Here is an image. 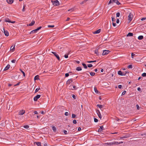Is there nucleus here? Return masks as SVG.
<instances>
[{"label":"nucleus","mask_w":146,"mask_h":146,"mask_svg":"<svg viewBox=\"0 0 146 146\" xmlns=\"http://www.w3.org/2000/svg\"><path fill=\"white\" fill-rule=\"evenodd\" d=\"M133 17V15L131 13H130L129 15L128 16V20L129 22H130L132 20Z\"/></svg>","instance_id":"nucleus-1"},{"label":"nucleus","mask_w":146,"mask_h":146,"mask_svg":"<svg viewBox=\"0 0 146 146\" xmlns=\"http://www.w3.org/2000/svg\"><path fill=\"white\" fill-rule=\"evenodd\" d=\"M4 21L5 22H9L12 23H15V21H11V20H9V18H7L4 19Z\"/></svg>","instance_id":"nucleus-2"},{"label":"nucleus","mask_w":146,"mask_h":146,"mask_svg":"<svg viewBox=\"0 0 146 146\" xmlns=\"http://www.w3.org/2000/svg\"><path fill=\"white\" fill-rule=\"evenodd\" d=\"M51 2L54 5H58L59 4V2L57 0H55V1L52 0Z\"/></svg>","instance_id":"nucleus-3"},{"label":"nucleus","mask_w":146,"mask_h":146,"mask_svg":"<svg viewBox=\"0 0 146 146\" xmlns=\"http://www.w3.org/2000/svg\"><path fill=\"white\" fill-rule=\"evenodd\" d=\"M110 51L108 50H103L102 54L103 55H105L108 54Z\"/></svg>","instance_id":"nucleus-4"},{"label":"nucleus","mask_w":146,"mask_h":146,"mask_svg":"<svg viewBox=\"0 0 146 146\" xmlns=\"http://www.w3.org/2000/svg\"><path fill=\"white\" fill-rule=\"evenodd\" d=\"M51 52L54 54V55L56 56V58L58 59V60H60V58L59 55L57 53H56V52Z\"/></svg>","instance_id":"nucleus-5"},{"label":"nucleus","mask_w":146,"mask_h":146,"mask_svg":"<svg viewBox=\"0 0 146 146\" xmlns=\"http://www.w3.org/2000/svg\"><path fill=\"white\" fill-rule=\"evenodd\" d=\"M40 95H37L34 98V100L35 101H36L38 99H39L40 97Z\"/></svg>","instance_id":"nucleus-6"},{"label":"nucleus","mask_w":146,"mask_h":146,"mask_svg":"<svg viewBox=\"0 0 146 146\" xmlns=\"http://www.w3.org/2000/svg\"><path fill=\"white\" fill-rule=\"evenodd\" d=\"M25 113V111L24 110H22L21 111H20L19 112V115H23Z\"/></svg>","instance_id":"nucleus-7"},{"label":"nucleus","mask_w":146,"mask_h":146,"mask_svg":"<svg viewBox=\"0 0 146 146\" xmlns=\"http://www.w3.org/2000/svg\"><path fill=\"white\" fill-rule=\"evenodd\" d=\"M4 30V33L5 35L6 36H8L9 35V32L7 31H5L4 29V28L3 29Z\"/></svg>","instance_id":"nucleus-8"},{"label":"nucleus","mask_w":146,"mask_h":146,"mask_svg":"<svg viewBox=\"0 0 146 146\" xmlns=\"http://www.w3.org/2000/svg\"><path fill=\"white\" fill-rule=\"evenodd\" d=\"M97 113L99 117L101 119L102 118V116L100 111L98 110L97 111Z\"/></svg>","instance_id":"nucleus-9"},{"label":"nucleus","mask_w":146,"mask_h":146,"mask_svg":"<svg viewBox=\"0 0 146 146\" xmlns=\"http://www.w3.org/2000/svg\"><path fill=\"white\" fill-rule=\"evenodd\" d=\"M72 82V79H70L68 80L66 82V84H69L71 83Z\"/></svg>","instance_id":"nucleus-10"},{"label":"nucleus","mask_w":146,"mask_h":146,"mask_svg":"<svg viewBox=\"0 0 146 146\" xmlns=\"http://www.w3.org/2000/svg\"><path fill=\"white\" fill-rule=\"evenodd\" d=\"M35 23V21H33L31 22V23H30L29 25H28V24L27 25V26H32Z\"/></svg>","instance_id":"nucleus-11"},{"label":"nucleus","mask_w":146,"mask_h":146,"mask_svg":"<svg viewBox=\"0 0 146 146\" xmlns=\"http://www.w3.org/2000/svg\"><path fill=\"white\" fill-rule=\"evenodd\" d=\"M34 145H36L37 146H41V143L40 142H35L34 143Z\"/></svg>","instance_id":"nucleus-12"},{"label":"nucleus","mask_w":146,"mask_h":146,"mask_svg":"<svg viewBox=\"0 0 146 146\" xmlns=\"http://www.w3.org/2000/svg\"><path fill=\"white\" fill-rule=\"evenodd\" d=\"M104 129L103 126H102L100 127L99 129H98V132H101V131Z\"/></svg>","instance_id":"nucleus-13"},{"label":"nucleus","mask_w":146,"mask_h":146,"mask_svg":"<svg viewBox=\"0 0 146 146\" xmlns=\"http://www.w3.org/2000/svg\"><path fill=\"white\" fill-rule=\"evenodd\" d=\"M9 67L10 65L9 64H8L4 68V70L5 71L7 70L9 68Z\"/></svg>","instance_id":"nucleus-14"},{"label":"nucleus","mask_w":146,"mask_h":146,"mask_svg":"<svg viewBox=\"0 0 146 146\" xmlns=\"http://www.w3.org/2000/svg\"><path fill=\"white\" fill-rule=\"evenodd\" d=\"M7 1L8 3L11 4L13 2V0H7Z\"/></svg>","instance_id":"nucleus-15"},{"label":"nucleus","mask_w":146,"mask_h":146,"mask_svg":"<svg viewBox=\"0 0 146 146\" xmlns=\"http://www.w3.org/2000/svg\"><path fill=\"white\" fill-rule=\"evenodd\" d=\"M37 31H38V30L37 29L34 30L31 32L30 33V34L35 33L37 32Z\"/></svg>","instance_id":"nucleus-16"},{"label":"nucleus","mask_w":146,"mask_h":146,"mask_svg":"<svg viewBox=\"0 0 146 146\" xmlns=\"http://www.w3.org/2000/svg\"><path fill=\"white\" fill-rule=\"evenodd\" d=\"M100 31H101V29H99L97 30V31H95L94 32V34H98V33H99L100 32Z\"/></svg>","instance_id":"nucleus-17"},{"label":"nucleus","mask_w":146,"mask_h":146,"mask_svg":"<svg viewBox=\"0 0 146 146\" xmlns=\"http://www.w3.org/2000/svg\"><path fill=\"white\" fill-rule=\"evenodd\" d=\"M52 129L54 132H56V128L54 126H52Z\"/></svg>","instance_id":"nucleus-18"},{"label":"nucleus","mask_w":146,"mask_h":146,"mask_svg":"<svg viewBox=\"0 0 146 146\" xmlns=\"http://www.w3.org/2000/svg\"><path fill=\"white\" fill-rule=\"evenodd\" d=\"M15 45L14 46H11V50H12V51H14L15 49Z\"/></svg>","instance_id":"nucleus-19"},{"label":"nucleus","mask_w":146,"mask_h":146,"mask_svg":"<svg viewBox=\"0 0 146 146\" xmlns=\"http://www.w3.org/2000/svg\"><path fill=\"white\" fill-rule=\"evenodd\" d=\"M133 35V34L132 33H129L127 35V36H132Z\"/></svg>","instance_id":"nucleus-20"},{"label":"nucleus","mask_w":146,"mask_h":146,"mask_svg":"<svg viewBox=\"0 0 146 146\" xmlns=\"http://www.w3.org/2000/svg\"><path fill=\"white\" fill-rule=\"evenodd\" d=\"M143 38V36H142V35H141V36H139L138 38V39L139 40H140L142 39Z\"/></svg>","instance_id":"nucleus-21"},{"label":"nucleus","mask_w":146,"mask_h":146,"mask_svg":"<svg viewBox=\"0 0 146 146\" xmlns=\"http://www.w3.org/2000/svg\"><path fill=\"white\" fill-rule=\"evenodd\" d=\"M76 70L78 71H81L82 70V68L80 67H78L76 68Z\"/></svg>","instance_id":"nucleus-22"},{"label":"nucleus","mask_w":146,"mask_h":146,"mask_svg":"<svg viewBox=\"0 0 146 146\" xmlns=\"http://www.w3.org/2000/svg\"><path fill=\"white\" fill-rule=\"evenodd\" d=\"M95 53L98 56L99 55L98 50V49H96L95 51Z\"/></svg>","instance_id":"nucleus-23"},{"label":"nucleus","mask_w":146,"mask_h":146,"mask_svg":"<svg viewBox=\"0 0 146 146\" xmlns=\"http://www.w3.org/2000/svg\"><path fill=\"white\" fill-rule=\"evenodd\" d=\"M122 72L120 70L118 72V74L121 76H122Z\"/></svg>","instance_id":"nucleus-24"},{"label":"nucleus","mask_w":146,"mask_h":146,"mask_svg":"<svg viewBox=\"0 0 146 146\" xmlns=\"http://www.w3.org/2000/svg\"><path fill=\"white\" fill-rule=\"evenodd\" d=\"M39 79V76L38 75H36L35 76L34 78V80H38Z\"/></svg>","instance_id":"nucleus-25"},{"label":"nucleus","mask_w":146,"mask_h":146,"mask_svg":"<svg viewBox=\"0 0 146 146\" xmlns=\"http://www.w3.org/2000/svg\"><path fill=\"white\" fill-rule=\"evenodd\" d=\"M82 65L84 66V68L87 69V66L85 64L82 63Z\"/></svg>","instance_id":"nucleus-26"},{"label":"nucleus","mask_w":146,"mask_h":146,"mask_svg":"<svg viewBox=\"0 0 146 146\" xmlns=\"http://www.w3.org/2000/svg\"><path fill=\"white\" fill-rule=\"evenodd\" d=\"M97 106L100 109H101L103 107V106L101 105L98 104Z\"/></svg>","instance_id":"nucleus-27"},{"label":"nucleus","mask_w":146,"mask_h":146,"mask_svg":"<svg viewBox=\"0 0 146 146\" xmlns=\"http://www.w3.org/2000/svg\"><path fill=\"white\" fill-rule=\"evenodd\" d=\"M113 145V144H116V145H118V142H117L114 141L112 142Z\"/></svg>","instance_id":"nucleus-28"},{"label":"nucleus","mask_w":146,"mask_h":146,"mask_svg":"<svg viewBox=\"0 0 146 146\" xmlns=\"http://www.w3.org/2000/svg\"><path fill=\"white\" fill-rule=\"evenodd\" d=\"M90 74L91 76H93L95 74V73L93 72H91L90 73Z\"/></svg>","instance_id":"nucleus-29"},{"label":"nucleus","mask_w":146,"mask_h":146,"mask_svg":"<svg viewBox=\"0 0 146 146\" xmlns=\"http://www.w3.org/2000/svg\"><path fill=\"white\" fill-rule=\"evenodd\" d=\"M127 68H128L131 69L132 68V65H129L127 66Z\"/></svg>","instance_id":"nucleus-30"},{"label":"nucleus","mask_w":146,"mask_h":146,"mask_svg":"<svg viewBox=\"0 0 146 146\" xmlns=\"http://www.w3.org/2000/svg\"><path fill=\"white\" fill-rule=\"evenodd\" d=\"M114 0H110L108 3V5H109L111 3H113V2Z\"/></svg>","instance_id":"nucleus-31"},{"label":"nucleus","mask_w":146,"mask_h":146,"mask_svg":"<svg viewBox=\"0 0 146 146\" xmlns=\"http://www.w3.org/2000/svg\"><path fill=\"white\" fill-rule=\"evenodd\" d=\"M40 90V88H36L35 90V93H36L39 90Z\"/></svg>","instance_id":"nucleus-32"},{"label":"nucleus","mask_w":146,"mask_h":146,"mask_svg":"<svg viewBox=\"0 0 146 146\" xmlns=\"http://www.w3.org/2000/svg\"><path fill=\"white\" fill-rule=\"evenodd\" d=\"M58 49L60 51H61L63 50L64 48H63L61 47H58Z\"/></svg>","instance_id":"nucleus-33"},{"label":"nucleus","mask_w":146,"mask_h":146,"mask_svg":"<svg viewBox=\"0 0 146 146\" xmlns=\"http://www.w3.org/2000/svg\"><path fill=\"white\" fill-rule=\"evenodd\" d=\"M20 70L21 71V72H22V73L23 74V76H25V72L23 70H22L21 69H20Z\"/></svg>","instance_id":"nucleus-34"},{"label":"nucleus","mask_w":146,"mask_h":146,"mask_svg":"<svg viewBox=\"0 0 146 146\" xmlns=\"http://www.w3.org/2000/svg\"><path fill=\"white\" fill-rule=\"evenodd\" d=\"M116 17H119L120 16V13L119 12L117 13L116 14Z\"/></svg>","instance_id":"nucleus-35"},{"label":"nucleus","mask_w":146,"mask_h":146,"mask_svg":"<svg viewBox=\"0 0 146 146\" xmlns=\"http://www.w3.org/2000/svg\"><path fill=\"white\" fill-rule=\"evenodd\" d=\"M54 25H48V27L49 28H53L54 27Z\"/></svg>","instance_id":"nucleus-36"},{"label":"nucleus","mask_w":146,"mask_h":146,"mask_svg":"<svg viewBox=\"0 0 146 146\" xmlns=\"http://www.w3.org/2000/svg\"><path fill=\"white\" fill-rule=\"evenodd\" d=\"M94 90L95 92L97 93H98V90H97V88H94Z\"/></svg>","instance_id":"nucleus-37"},{"label":"nucleus","mask_w":146,"mask_h":146,"mask_svg":"<svg viewBox=\"0 0 146 146\" xmlns=\"http://www.w3.org/2000/svg\"><path fill=\"white\" fill-rule=\"evenodd\" d=\"M142 76L143 77L146 76V73H143L142 74Z\"/></svg>","instance_id":"nucleus-38"},{"label":"nucleus","mask_w":146,"mask_h":146,"mask_svg":"<svg viewBox=\"0 0 146 146\" xmlns=\"http://www.w3.org/2000/svg\"><path fill=\"white\" fill-rule=\"evenodd\" d=\"M93 66L92 64H88V66L89 68H91Z\"/></svg>","instance_id":"nucleus-39"},{"label":"nucleus","mask_w":146,"mask_h":146,"mask_svg":"<svg viewBox=\"0 0 146 146\" xmlns=\"http://www.w3.org/2000/svg\"><path fill=\"white\" fill-rule=\"evenodd\" d=\"M96 60H94V61H88L87 62L88 63H92V62H96Z\"/></svg>","instance_id":"nucleus-40"},{"label":"nucleus","mask_w":146,"mask_h":146,"mask_svg":"<svg viewBox=\"0 0 146 146\" xmlns=\"http://www.w3.org/2000/svg\"><path fill=\"white\" fill-rule=\"evenodd\" d=\"M72 118H74L76 117V115L75 114H72Z\"/></svg>","instance_id":"nucleus-41"},{"label":"nucleus","mask_w":146,"mask_h":146,"mask_svg":"<svg viewBox=\"0 0 146 146\" xmlns=\"http://www.w3.org/2000/svg\"><path fill=\"white\" fill-rule=\"evenodd\" d=\"M24 127L25 128H29V126L28 125H25L24 126Z\"/></svg>","instance_id":"nucleus-42"},{"label":"nucleus","mask_w":146,"mask_h":146,"mask_svg":"<svg viewBox=\"0 0 146 146\" xmlns=\"http://www.w3.org/2000/svg\"><path fill=\"white\" fill-rule=\"evenodd\" d=\"M116 4L118 5H120L121 4L118 1V0H117L116 3Z\"/></svg>","instance_id":"nucleus-43"},{"label":"nucleus","mask_w":146,"mask_h":146,"mask_svg":"<svg viewBox=\"0 0 146 146\" xmlns=\"http://www.w3.org/2000/svg\"><path fill=\"white\" fill-rule=\"evenodd\" d=\"M68 114H69V113L67 112H65V114H64L66 116H67L68 115Z\"/></svg>","instance_id":"nucleus-44"},{"label":"nucleus","mask_w":146,"mask_h":146,"mask_svg":"<svg viewBox=\"0 0 146 146\" xmlns=\"http://www.w3.org/2000/svg\"><path fill=\"white\" fill-rule=\"evenodd\" d=\"M63 132L65 134H67V131L65 130H64Z\"/></svg>","instance_id":"nucleus-45"},{"label":"nucleus","mask_w":146,"mask_h":146,"mask_svg":"<svg viewBox=\"0 0 146 146\" xmlns=\"http://www.w3.org/2000/svg\"><path fill=\"white\" fill-rule=\"evenodd\" d=\"M73 123L74 124H76L77 123L76 121V120H74L73 121Z\"/></svg>","instance_id":"nucleus-46"},{"label":"nucleus","mask_w":146,"mask_h":146,"mask_svg":"<svg viewBox=\"0 0 146 146\" xmlns=\"http://www.w3.org/2000/svg\"><path fill=\"white\" fill-rule=\"evenodd\" d=\"M94 121L95 122H97L98 121V119L96 118H94Z\"/></svg>","instance_id":"nucleus-47"},{"label":"nucleus","mask_w":146,"mask_h":146,"mask_svg":"<svg viewBox=\"0 0 146 146\" xmlns=\"http://www.w3.org/2000/svg\"><path fill=\"white\" fill-rule=\"evenodd\" d=\"M26 6L25 5H24L23 6V7L22 9L23 11L24 12L25 11V7Z\"/></svg>","instance_id":"nucleus-48"},{"label":"nucleus","mask_w":146,"mask_h":146,"mask_svg":"<svg viewBox=\"0 0 146 146\" xmlns=\"http://www.w3.org/2000/svg\"><path fill=\"white\" fill-rule=\"evenodd\" d=\"M69 76V74L68 73H66L65 74V76L66 77H68Z\"/></svg>","instance_id":"nucleus-49"},{"label":"nucleus","mask_w":146,"mask_h":146,"mask_svg":"<svg viewBox=\"0 0 146 146\" xmlns=\"http://www.w3.org/2000/svg\"><path fill=\"white\" fill-rule=\"evenodd\" d=\"M125 93H126V91H124L123 92H122L121 95H124L125 94Z\"/></svg>","instance_id":"nucleus-50"},{"label":"nucleus","mask_w":146,"mask_h":146,"mask_svg":"<svg viewBox=\"0 0 146 146\" xmlns=\"http://www.w3.org/2000/svg\"><path fill=\"white\" fill-rule=\"evenodd\" d=\"M115 21V19L113 17H112V21L114 22Z\"/></svg>","instance_id":"nucleus-51"},{"label":"nucleus","mask_w":146,"mask_h":146,"mask_svg":"<svg viewBox=\"0 0 146 146\" xmlns=\"http://www.w3.org/2000/svg\"><path fill=\"white\" fill-rule=\"evenodd\" d=\"M64 57L65 58H67L68 57V54H65L64 56Z\"/></svg>","instance_id":"nucleus-52"},{"label":"nucleus","mask_w":146,"mask_h":146,"mask_svg":"<svg viewBox=\"0 0 146 146\" xmlns=\"http://www.w3.org/2000/svg\"><path fill=\"white\" fill-rule=\"evenodd\" d=\"M146 19V17L145 18H143L141 19V21H144Z\"/></svg>","instance_id":"nucleus-53"},{"label":"nucleus","mask_w":146,"mask_h":146,"mask_svg":"<svg viewBox=\"0 0 146 146\" xmlns=\"http://www.w3.org/2000/svg\"><path fill=\"white\" fill-rule=\"evenodd\" d=\"M16 61V60H12V61H11V62L13 63H14Z\"/></svg>","instance_id":"nucleus-54"},{"label":"nucleus","mask_w":146,"mask_h":146,"mask_svg":"<svg viewBox=\"0 0 146 146\" xmlns=\"http://www.w3.org/2000/svg\"><path fill=\"white\" fill-rule=\"evenodd\" d=\"M42 28V27L40 26L38 28L36 29H37V30L38 31L40 29Z\"/></svg>","instance_id":"nucleus-55"},{"label":"nucleus","mask_w":146,"mask_h":146,"mask_svg":"<svg viewBox=\"0 0 146 146\" xmlns=\"http://www.w3.org/2000/svg\"><path fill=\"white\" fill-rule=\"evenodd\" d=\"M86 1L85 0L84 1H83L81 3V4H82L84 3H85Z\"/></svg>","instance_id":"nucleus-56"},{"label":"nucleus","mask_w":146,"mask_h":146,"mask_svg":"<svg viewBox=\"0 0 146 146\" xmlns=\"http://www.w3.org/2000/svg\"><path fill=\"white\" fill-rule=\"evenodd\" d=\"M135 55V54H134V53H131V56H132V58H133V56H134Z\"/></svg>","instance_id":"nucleus-57"},{"label":"nucleus","mask_w":146,"mask_h":146,"mask_svg":"<svg viewBox=\"0 0 146 146\" xmlns=\"http://www.w3.org/2000/svg\"><path fill=\"white\" fill-rule=\"evenodd\" d=\"M72 97L74 99H75L76 98V96L74 95H73L72 96Z\"/></svg>","instance_id":"nucleus-58"},{"label":"nucleus","mask_w":146,"mask_h":146,"mask_svg":"<svg viewBox=\"0 0 146 146\" xmlns=\"http://www.w3.org/2000/svg\"><path fill=\"white\" fill-rule=\"evenodd\" d=\"M136 106L137 108V110H139V106L138 105H136Z\"/></svg>","instance_id":"nucleus-59"},{"label":"nucleus","mask_w":146,"mask_h":146,"mask_svg":"<svg viewBox=\"0 0 146 146\" xmlns=\"http://www.w3.org/2000/svg\"><path fill=\"white\" fill-rule=\"evenodd\" d=\"M119 20L118 19H117L116 20V23H119Z\"/></svg>","instance_id":"nucleus-60"},{"label":"nucleus","mask_w":146,"mask_h":146,"mask_svg":"<svg viewBox=\"0 0 146 146\" xmlns=\"http://www.w3.org/2000/svg\"><path fill=\"white\" fill-rule=\"evenodd\" d=\"M118 88H120V89H121V88H122V86L121 85H119L118 86Z\"/></svg>","instance_id":"nucleus-61"},{"label":"nucleus","mask_w":146,"mask_h":146,"mask_svg":"<svg viewBox=\"0 0 146 146\" xmlns=\"http://www.w3.org/2000/svg\"><path fill=\"white\" fill-rule=\"evenodd\" d=\"M74 10V9H70L69 10H68V11H73Z\"/></svg>","instance_id":"nucleus-62"},{"label":"nucleus","mask_w":146,"mask_h":146,"mask_svg":"<svg viewBox=\"0 0 146 146\" xmlns=\"http://www.w3.org/2000/svg\"><path fill=\"white\" fill-rule=\"evenodd\" d=\"M112 143V142H110L109 143H107V144L108 145H113V144Z\"/></svg>","instance_id":"nucleus-63"},{"label":"nucleus","mask_w":146,"mask_h":146,"mask_svg":"<svg viewBox=\"0 0 146 146\" xmlns=\"http://www.w3.org/2000/svg\"><path fill=\"white\" fill-rule=\"evenodd\" d=\"M116 23H113V26L115 27L116 26Z\"/></svg>","instance_id":"nucleus-64"}]
</instances>
